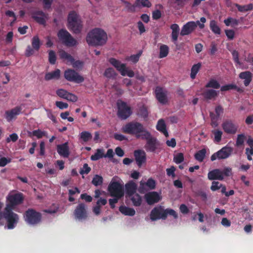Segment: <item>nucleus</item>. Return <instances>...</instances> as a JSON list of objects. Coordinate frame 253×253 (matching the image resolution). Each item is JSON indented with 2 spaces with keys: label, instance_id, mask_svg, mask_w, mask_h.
<instances>
[{
  "label": "nucleus",
  "instance_id": "c85d7f7f",
  "mask_svg": "<svg viewBox=\"0 0 253 253\" xmlns=\"http://www.w3.org/2000/svg\"><path fill=\"white\" fill-rule=\"evenodd\" d=\"M157 128L159 131H161L164 134L168 137L169 134L166 128V124L163 120H160L157 125Z\"/></svg>",
  "mask_w": 253,
  "mask_h": 253
},
{
  "label": "nucleus",
  "instance_id": "bb28decb",
  "mask_svg": "<svg viewBox=\"0 0 253 253\" xmlns=\"http://www.w3.org/2000/svg\"><path fill=\"white\" fill-rule=\"evenodd\" d=\"M172 30L171 38L174 41L177 40L178 36L179 33V27L176 24H173L170 26Z\"/></svg>",
  "mask_w": 253,
  "mask_h": 253
},
{
  "label": "nucleus",
  "instance_id": "b1692460",
  "mask_svg": "<svg viewBox=\"0 0 253 253\" xmlns=\"http://www.w3.org/2000/svg\"><path fill=\"white\" fill-rule=\"evenodd\" d=\"M21 112V108L16 107L10 111L6 112V118L7 121H10L14 119Z\"/></svg>",
  "mask_w": 253,
  "mask_h": 253
},
{
  "label": "nucleus",
  "instance_id": "2eb2a0df",
  "mask_svg": "<svg viewBox=\"0 0 253 253\" xmlns=\"http://www.w3.org/2000/svg\"><path fill=\"white\" fill-rule=\"evenodd\" d=\"M145 198L149 205H152L159 202L162 197L160 194L156 192H151L145 195Z\"/></svg>",
  "mask_w": 253,
  "mask_h": 253
},
{
  "label": "nucleus",
  "instance_id": "79ce46f5",
  "mask_svg": "<svg viewBox=\"0 0 253 253\" xmlns=\"http://www.w3.org/2000/svg\"><path fill=\"white\" fill-rule=\"evenodd\" d=\"M206 87L218 89L220 87V84L216 80L211 79L207 84Z\"/></svg>",
  "mask_w": 253,
  "mask_h": 253
},
{
  "label": "nucleus",
  "instance_id": "4468645a",
  "mask_svg": "<svg viewBox=\"0 0 253 253\" xmlns=\"http://www.w3.org/2000/svg\"><path fill=\"white\" fill-rule=\"evenodd\" d=\"M134 156L136 164L139 167H141L146 161V153L143 150H137L134 152Z\"/></svg>",
  "mask_w": 253,
  "mask_h": 253
},
{
  "label": "nucleus",
  "instance_id": "dca6fc26",
  "mask_svg": "<svg viewBox=\"0 0 253 253\" xmlns=\"http://www.w3.org/2000/svg\"><path fill=\"white\" fill-rule=\"evenodd\" d=\"M143 139L147 140V143L145 145V149L147 151L154 152L157 149L159 145L158 142L156 139L151 137L150 133L148 138Z\"/></svg>",
  "mask_w": 253,
  "mask_h": 253
},
{
  "label": "nucleus",
  "instance_id": "cd10ccee",
  "mask_svg": "<svg viewBox=\"0 0 253 253\" xmlns=\"http://www.w3.org/2000/svg\"><path fill=\"white\" fill-rule=\"evenodd\" d=\"M59 55L61 59L65 61L67 64H69L72 61V57L63 50H60L59 52Z\"/></svg>",
  "mask_w": 253,
  "mask_h": 253
},
{
  "label": "nucleus",
  "instance_id": "c756f323",
  "mask_svg": "<svg viewBox=\"0 0 253 253\" xmlns=\"http://www.w3.org/2000/svg\"><path fill=\"white\" fill-rule=\"evenodd\" d=\"M103 75L106 78L111 79L115 78L117 76V73L114 69L109 67L105 69Z\"/></svg>",
  "mask_w": 253,
  "mask_h": 253
},
{
  "label": "nucleus",
  "instance_id": "2f4dec72",
  "mask_svg": "<svg viewBox=\"0 0 253 253\" xmlns=\"http://www.w3.org/2000/svg\"><path fill=\"white\" fill-rule=\"evenodd\" d=\"M201 63H198L194 64L191 68L190 77L192 79L196 78V76L201 67Z\"/></svg>",
  "mask_w": 253,
  "mask_h": 253
},
{
  "label": "nucleus",
  "instance_id": "864d4df0",
  "mask_svg": "<svg viewBox=\"0 0 253 253\" xmlns=\"http://www.w3.org/2000/svg\"><path fill=\"white\" fill-rule=\"evenodd\" d=\"M65 99H66V100H67L68 101H69L75 102H76L77 101L78 97L75 94H72V93H70V92H68V94L67 95V97H66Z\"/></svg>",
  "mask_w": 253,
  "mask_h": 253
},
{
  "label": "nucleus",
  "instance_id": "338daca9",
  "mask_svg": "<svg viewBox=\"0 0 253 253\" xmlns=\"http://www.w3.org/2000/svg\"><path fill=\"white\" fill-rule=\"evenodd\" d=\"M17 135L16 133H12L7 138L6 141L7 142H10V141L15 142L17 140Z\"/></svg>",
  "mask_w": 253,
  "mask_h": 253
},
{
  "label": "nucleus",
  "instance_id": "f03ea898",
  "mask_svg": "<svg viewBox=\"0 0 253 253\" xmlns=\"http://www.w3.org/2000/svg\"><path fill=\"white\" fill-rule=\"evenodd\" d=\"M122 130L125 133L135 135L138 138H147L149 136V132L138 122L126 124L122 127Z\"/></svg>",
  "mask_w": 253,
  "mask_h": 253
},
{
  "label": "nucleus",
  "instance_id": "9d476101",
  "mask_svg": "<svg viewBox=\"0 0 253 253\" xmlns=\"http://www.w3.org/2000/svg\"><path fill=\"white\" fill-rule=\"evenodd\" d=\"M64 77L67 80L77 83H82L84 81V77L72 69L65 71Z\"/></svg>",
  "mask_w": 253,
  "mask_h": 253
},
{
  "label": "nucleus",
  "instance_id": "6e6d98bb",
  "mask_svg": "<svg viewBox=\"0 0 253 253\" xmlns=\"http://www.w3.org/2000/svg\"><path fill=\"white\" fill-rule=\"evenodd\" d=\"M165 218L167 217V216L168 214L173 216L174 218H177V213L174 210H173L172 209H168L165 210Z\"/></svg>",
  "mask_w": 253,
  "mask_h": 253
},
{
  "label": "nucleus",
  "instance_id": "f8f14e48",
  "mask_svg": "<svg viewBox=\"0 0 253 253\" xmlns=\"http://www.w3.org/2000/svg\"><path fill=\"white\" fill-rule=\"evenodd\" d=\"M155 94L157 99L160 103L165 104L168 102L169 93L166 89L161 87H157Z\"/></svg>",
  "mask_w": 253,
  "mask_h": 253
},
{
  "label": "nucleus",
  "instance_id": "e2e57ef3",
  "mask_svg": "<svg viewBox=\"0 0 253 253\" xmlns=\"http://www.w3.org/2000/svg\"><path fill=\"white\" fill-rule=\"evenodd\" d=\"M56 106L60 109H64L67 108L68 105L67 103L63 102L62 101H56L55 102Z\"/></svg>",
  "mask_w": 253,
  "mask_h": 253
},
{
  "label": "nucleus",
  "instance_id": "473e14b6",
  "mask_svg": "<svg viewBox=\"0 0 253 253\" xmlns=\"http://www.w3.org/2000/svg\"><path fill=\"white\" fill-rule=\"evenodd\" d=\"M129 197L130 198L134 206H139L141 204L142 199L138 194L135 193Z\"/></svg>",
  "mask_w": 253,
  "mask_h": 253
},
{
  "label": "nucleus",
  "instance_id": "f257e3e1",
  "mask_svg": "<svg viewBox=\"0 0 253 253\" xmlns=\"http://www.w3.org/2000/svg\"><path fill=\"white\" fill-rule=\"evenodd\" d=\"M107 35L102 29L95 28L87 34L86 41L89 45L93 46H101L105 44L107 41Z\"/></svg>",
  "mask_w": 253,
  "mask_h": 253
},
{
  "label": "nucleus",
  "instance_id": "680f3d73",
  "mask_svg": "<svg viewBox=\"0 0 253 253\" xmlns=\"http://www.w3.org/2000/svg\"><path fill=\"white\" fill-rule=\"evenodd\" d=\"M246 154L247 156V159L249 161L252 160V156L253 155V148H247L246 149Z\"/></svg>",
  "mask_w": 253,
  "mask_h": 253
},
{
  "label": "nucleus",
  "instance_id": "412c9836",
  "mask_svg": "<svg viewBox=\"0 0 253 253\" xmlns=\"http://www.w3.org/2000/svg\"><path fill=\"white\" fill-rule=\"evenodd\" d=\"M218 91L212 89H207L203 93L204 97L207 100L214 99L218 95Z\"/></svg>",
  "mask_w": 253,
  "mask_h": 253
},
{
  "label": "nucleus",
  "instance_id": "13d9d810",
  "mask_svg": "<svg viewBox=\"0 0 253 253\" xmlns=\"http://www.w3.org/2000/svg\"><path fill=\"white\" fill-rule=\"evenodd\" d=\"M90 171V168L87 164H84L83 167L81 169L80 173L81 174H87Z\"/></svg>",
  "mask_w": 253,
  "mask_h": 253
},
{
  "label": "nucleus",
  "instance_id": "774afa93",
  "mask_svg": "<svg viewBox=\"0 0 253 253\" xmlns=\"http://www.w3.org/2000/svg\"><path fill=\"white\" fill-rule=\"evenodd\" d=\"M146 185L150 189H154L155 187V181L152 179H149Z\"/></svg>",
  "mask_w": 253,
  "mask_h": 253
},
{
  "label": "nucleus",
  "instance_id": "8fccbe9b",
  "mask_svg": "<svg viewBox=\"0 0 253 253\" xmlns=\"http://www.w3.org/2000/svg\"><path fill=\"white\" fill-rule=\"evenodd\" d=\"M221 187H222V184H220L219 182L217 181H213L211 183V189L212 191H215L221 188Z\"/></svg>",
  "mask_w": 253,
  "mask_h": 253
},
{
  "label": "nucleus",
  "instance_id": "20e7f679",
  "mask_svg": "<svg viewBox=\"0 0 253 253\" xmlns=\"http://www.w3.org/2000/svg\"><path fill=\"white\" fill-rule=\"evenodd\" d=\"M67 26L74 33H78L81 31L82 27L81 20L78 15L75 12L69 13Z\"/></svg>",
  "mask_w": 253,
  "mask_h": 253
},
{
  "label": "nucleus",
  "instance_id": "5701e85b",
  "mask_svg": "<svg viewBox=\"0 0 253 253\" xmlns=\"http://www.w3.org/2000/svg\"><path fill=\"white\" fill-rule=\"evenodd\" d=\"M125 187L126 194L127 196L130 197L131 196L136 193L135 192L137 189V185L134 182L131 181L127 183Z\"/></svg>",
  "mask_w": 253,
  "mask_h": 253
},
{
  "label": "nucleus",
  "instance_id": "3c124183",
  "mask_svg": "<svg viewBox=\"0 0 253 253\" xmlns=\"http://www.w3.org/2000/svg\"><path fill=\"white\" fill-rule=\"evenodd\" d=\"M48 57L50 63L51 64H54L56 61V58L55 53L53 51L50 50L49 51Z\"/></svg>",
  "mask_w": 253,
  "mask_h": 253
},
{
  "label": "nucleus",
  "instance_id": "052dcab7",
  "mask_svg": "<svg viewBox=\"0 0 253 253\" xmlns=\"http://www.w3.org/2000/svg\"><path fill=\"white\" fill-rule=\"evenodd\" d=\"M232 54L233 56V59L234 61L239 65H241V63L239 59V53L236 50H233L232 52Z\"/></svg>",
  "mask_w": 253,
  "mask_h": 253
},
{
  "label": "nucleus",
  "instance_id": "1a4fd4ad",
  "mask_svg": "<svg viewBox=\"0 0 253 253\" xmlns=\"http://www.w3.org/2000/svg\"><path fill=\"white\" fill-rule=\"evenodd\" d=\"M41 219V214L33 210H29L25 213V221L30 224H37L40 221Z\"/></svg>",
  "mask_w": 253,
  "mask_h": 253
},
{
  "label": "nucleus",
  "instance_id": "72a5a7b5",
  "mask_svg": "<svg viewBox=\"0 0 253 253\" xmlns=\"http://www.w3.org/2000/svg\"><path fill=\"white\" fill-rule=\"evenodd\" d=\"M169 48L167 45L165 44L161 45L160 47L159 57L162 58L166 57L169 53Z\"/></svg>",
  "mask_w": 253,
  "mask_h": 253
},
{
  "label": "nucleus",
  "instance_id": "e433bc0d",
  "mask_svg": "<svg viewBox=\"0 0 253 253\" xmlns=\"http://www.w3.org/2000/svg\"><path fill=\"white\" fill-rule=\"evenodd\" d=\"M212 133L213 135V140L215 142H219L221 140L222 135L223 132L221 130L219 129H215L212 130Z\"/></svg>",
  "mask_w": 253,
  "mask_h": 253
},
{
  "label": "nucleus",
  "instance_id": "ea45409f",
  "mask_svg": "<svg viewBox=\"0 0 253 253\" xmlns=\"http://www.w3.org/2000/svg\"><path fill=\"white\" fill-rule=\"evenodd\" d=\"M135 5L137 7H149L151 5V4L148 0H136Z\"/></svg>",
  "mask_w": 253,
  "mask_h": 253
},
{
  "label": "nucleus",
  "instance_id": "6ab92c4d",
  "mask_svg": "<svg viewBox=\"0 0 253 253\" xmlns=\"http://www.w3.org/2000/svg\"><path fill=\"white\" fill-rule=\"evenodd\" d=\"M208 177L210 180H222L224 179L223 172L219 169H214L210 171L208 174Z\"/></svg>",
  "mask_w": 253,
  "mask_h": 253
},
{
  "label": "nucleus",
  "instance_id": "393cba45",
  "mask_svg": "<svg viewBox=\"0 0 253 253\" xmlns=\"http://www.w3.org/2000/svg\"><path fill=\"white\" fill-rule=\"evenodd\" d=\"M60 76V71L56 69L54 71L47 73L45 75V80L49 81L53 79H58Z\"/></svg>",
  "mask_w": 253,
  "mask_h": 253
},
{
  "label": "nucleus",
  "instance_id": "39448f33",
  "mask_svg": "<svg viewBox=\"0 0 253 253\" xmlns=\"http://www.w3.org/2000/svg\"><path fill=\"white\" fill-rule=\"evenodd\" d=\"M57 36L59 40L67 46H72L77 44V41L65 30H60L57 34Z\"/></svg>",
  "mask_w": 253,
  "mask_h": 253
},
{
  "label": "nucleus",
  "instance_id": "0eeeda50",
  "mask_svg": "<svg viewBox=\"0 0 253 253\" xmlns=\"http://www.w3.org/2000/svg\"><path fill=\"white\" fill-rule=\"evenodd\" d=\"M118 107V116L122 119H126L131 114L130 108L127 106L126 103L122 100H118L117 103Z\"/></svg>",
  "mask_w": 253,
  "mask_h": 253
},
{
  "label": "nucleus",
  "instance_id": "7c9ffc66",
  "mask_svg": "<svg viewBox=\"0 0 253 253\" xmlns=\"http://www.w3.org/2000/svg\"><path fill=\"white\" fill-rule=\"evenodd\" d=\"M42 42H41L39 37L38 36L33 37L32 39V45L33 48L36 50H38Z\"/></svg>",
  "mask_w": 253,
  "mask_h": 253
},
{
  "label": "nucleus",
  "instance_id": "7ed1b4c3",
  "mask_svg": "<svg viewBox=\"0 0 253 253\" xmlns=\"http://www.w3.org/2000/svg\"><path fill=\"white\" fill-rule=\"evenodd\" d=\"M108 61L109 63L120 72L122 76H127L130 78L134 76L135 74L134 72L126 67V65L122 63L120 61L114 58H110Z\"/></svg>",
  "mask_w": 253,
  "mask_h": 253
},
{
  "label": "nucleus",
  "instance_id": "49530a36",
  "mask_svg": "<svg viewBox=\"0 0 253 253\" xmlns=\"http://www.w3.org/2000/svg\"><path fill=\"white\" fill-rule=\"evenodd\" d=\"M184 160L183 154L181 153H179L174 155L173 161L176 164H179L182 162Z\"/></svg>",
  "mask_w": 253,
  "mask_h": 253
},
{
  "label": "nucleus",
  "instance_id": "423d86ee",
  "mask_svg": "<svg viewBox=\"0 0 253 253\" xmlns=\"http://www.w3.org/2000/svg\"><path fill=\"white\" fill-rule=\"evenodd\" d=\"M114 180V178L110 182L108 186V191L111 196L120 198L124 196L123 185Z\"/></svg>",
  "mask_w": 253,
  "mask_h": 253
},
{
  "label": "nucleus",
  "instance_id": "a211bd4d",
  "mask_svg": "<svg viewBox=\"0 0 253 253\" xmlns=\"http://www.w3.org/2000/svg\"><path fill=\"white\" fill-rule=\"evenodd\" d=\"M75 215L79 220L85 219L87 217L85 206L83 204H79L75 210Z\"/></svg>",
  "mask_w": 253,
  "mask_h": 253
},
{
  "label": "nucleus",
  "instance_id": "603ef678",
  "mask_svg": "<svg viewBox=\"0 0 253 253\" xmlns=\"http://www.w3.org/2000/svg\"><path fill=\"white\" fill-rule=\"evenodd\" d=\"M11 159L9 158L2 157L0 159V167H4L9 163Z\"/></svg>",
  "mask_w": 253,
  "mask_h": 253
},
{
  "label": "nucleus",
  "instance_id": "f3484780",
  "mask_svg": "<svg viewBox=\"0 0 253 253\" xmlns=\"http://www.w3.org/2000/svg\"><path fill=\"white\" fill-rule=\"evenodd\" d=\"M197 27V24L194 21L187 22L182 28L180 32L181 36H185L191 33Z\"/></svg>",
  "mask_w": 253,
  "mask_h": 253
},
{
  "label": "nucleus",
  "instance_id": "5fc2aeb1",
  "mask_svg": "<svg viewBox=\"0 0 253 253\" xmlns=\"http://www.w3.org/2000/svg\"><path fill=\"white\" fill-rule=\"evenodd\" d=\"M140 55L141 53L132 55L130 57H128L127 60L130 61L133 63H136L139 60Z\"/></svg>",
  "mask_w": 253,
  "mask_h": 253
},
{
  "label": "nucleus",
  "instance_id": "09e8293b",
  "mask_svg": "<svg viewBox=\"0 0 253 253\" xmlns=\"http://www.w3.org/2000/svg\"><path fill=\"white\" fill-rule=\"evenodd\" d=\"M69 92L63 89H59L56 90L57 95L61 98L66 99Z\"/></svg>",
  "mask_w": 253,
  "mask_h": 253
},
{
  "label": "nucleus",
  "instance_id": "a19ab883",
  "mask_svg": "<svg viewBox=\"0 0 253 253\" xmlns=\"http://www.w3.org/2000/svg\"><path fill=\"white\" fill-rule=\"evenodd\" d=\"M80 138L84 142H87L92 138L91 134L86 131L82 132L80 134Z\"/></svg>",
  "mask_w": 253,
  "mask_h": 253
},
{
  "label": "nucleus",
  "instance_id": "bf43d9fd",
  "mask_svg": "<svg viewBox=\"0 0 253 253\" xmlns=\"http://www.w3.org/2000/svg\"><path fill=\"white\" fill-rule=\"evenodd\" d=\"M206 22V19L203 17L200 18V21H197L195 23L197 24V26H198L199 27L202 29L205 27V23Z\"/></svg>",
  "mask_w": 253,
  "mask_h": 253
},
{
  "label": "nucleus",
  "instance_id": "0e129e2a",
  "mask_svg": "<svg viewBox=\"0 0 253 253\" xmlns=\"http://www.w3.org/2000/svg\"><path fill=\"white\" fill-rule=\"evenodd\" d=\"M237 86L233 84H227L223 85L221 86V91H227L233 88H236Z\"/></svg>",
  "mask_w": 253,
  "mask_h": 253
},
{
  "label": "nucleus",
  "instance_id": "69168bd1",
  "mask_svg": "<svg viewBox=\"0 0 253 253\" xmlns=\"http://www.w3.org/2000/svg\"><path fill=\"white\" fill-rule=\"evenodd\" d=\"M225 34L229 40H233L234 38L235 32L232 30H226L225 31Z\"/></svg>",
  "mask_w": 253,
  "mask_h": 253
},
{
  "label": "nucleus",
  "instance_id": "58836bf2",
  "mask_svg": "<svg viewBox=\"0 0 253 253\" xmlns=\"http://www.w3.org/2000/svg\"><path fill=\"white\" fill-rule=\"evenodd\" d=\"M104 151L103 149H98L96 150V152L91 156V160L92 161H96L104 157Z\"/></svg>",
  "mask_w": 253,
  "mask_h": 253
},
{
  "label": "nucleus",
  "instance_id": "a878e982",
  "mask_svg": "<svg viewBox=\"0 0 253 253\" xmlns=\"http://www.w3.org/2000/svg\"><path fill=\"white\" fill-rule=\"evenodd\" d=\"M119 210L122 213L125 215L133 216L135 213V211L133 209L126 206L120 207Z\"/></svg>",
  "mask_w": 253,
  "mask_h": 253
},
{
  "label": "nucleus",
  "instance_id": "4d7b16f0",
  "mask_svg": "<svg viewBox=\"0 0 253 253\" xmlns=\"http://www.w3.org/2000/svg\"><path fill=\"white\" fill-rule=\"evenodd\" d=\"M69 64H72L74 68H80L82 67L83 63L79 60L74 61L73 58H72V61L70 62Z\"/></svg>",
  "mask_w": 253,
  "mask_h": 253
},
{
  "label": "nucleus",
  "instance_id": "a18cd8bd",
  "mask_svg": "<svg viewBox=\"0 0 253 253\" xmlns=\"http://www.w3.org/2000/svg\"><path fill=\"white\" fill-rule=\"evenodd\" d=\"M102 177L98 175H95L92 181V184L95 186L101 185L102 183Z\"/></svg>",
  "mask_w": 253,
  "mask_h": 253
},
{
  "label": "nucleus",
  "instance_id": "de8ad7c7",
  "mask_svg": "<svg viewBox=\"0 0 253 253\" xmlns=\"http://www.w3.org/2000/svg\"><path fill=\"white\" fill-rule=\"evenodd\" d=\"M33 134L36 136L38 138H41L43 136H45L47 137V133L45 131H43L40 129L33 131Z\"/></svg>",
  "mask_w": 253,
  "mask_h": 253
},
{
  "label": "nucleus",
  "instance_id": "ddd939ff",
  "mask_svg": "<svg viewBox=\"0 0 253 253\" xmlns=\"http://www.w3.org/2000/svg\"><path fill=\"white\" fill-rule=\"evenodd\" d=\"M150 219L155 221L159 219H165V210L161 206L153 209L150 214Z\"/></svg>",
  "mask_w": 253,
  "mask_h": 253
},
{
  "label": "nucleus",
  "instance_id": "9b49d317",
  "mask_svg": "<svg viewBox=\"0 0 253 253\" xmlns=\"http://www.w3.org/2000/svg\"><path fill=\"white\" fill-rule=\"evenodd\" d=\"M224 131L229 134H234L238 131V126L231 120H226L221 125Z\"/></svg>",
  "mask_w": 253,
  "mask_h": 253
},
{
  "label": "nucleus",
  "instance_id": "4c0bfd02",
  "mask_svg": "<svg viewBox=\"0 0 253 253\" xmlns=\"http://www.w3.org/2000/svg\"><path fill=\"white\" fill-rule=\"evenodd\" d=\"M224 23L227 26L234 27L238 25L239 21L235 18L228 17L224 20Z\"/></svg>",
  "mask_w": 253,
  "mask_h": 253
},
{
  "label": "nucleus",
  "instance_id": "6e6552de",
  "mask_svg": "<svg viewBox=\"0 0 253 253\" xmlns=\"http://www.w3.org/2000/svg\"><path fill=\"white\" fill-rule=\"evenodd\" d=\"M232 152V148L228 146H225L216 153L213 154L211 156V161H213L216 160L226 159L231 155Z\"/></svg>",
  "mask_w": 253,
  "mask_h": 253
},
{
  "label": "nucleus",
  "instance_id": "c9c22d12",
  "mask_svg": "<svg viewBox=\"0 0 253 253\" xmlns=\"http://www.w3.org/2000/svg\"><path fill=\"white\" fill-rule=\"evenodd\" d=\"M210 27L211 30L215 34L220 35L221 33V30L219 26L217 25L216 22L214 20H212L210 22Z\"/></svg>",
  "mask_w": 253,
  "mask_h": 253
},
{
  "label": "nucleus",
  "instance_id": "f704fd0d",
  "mask_svg": "<svg viewBox=\"0 0 253 253\" xmlns=\"http://www.w3.org/2000/svg\"><path fill=\"white\" fill-rule=\"evenodd\" d=\"M235 6L240 12H246L253 9V5L252 3L244 5H240L238 4H236Z\"/></svg>",
  "mask_w": 253,
  "mask_h": 253
},
{
  "label": "nucleus",
  "instance_id": "aec40b11",
  "mask_svg": "<svg viewBox=\"0 0 253 253\" xmlns=\"http://www.w3.org/2000/svg\"><path fill=\"white\" fill-rule=\"evenodd\" d=\"M57 151L62 157L67 158L69 156V148L68 142L58 145L57 146Z\"/></svg>",
  "mask_w": 253,
  "mask_h": 253
},
{
  "label": "nucleus",
  "instance_id": "37998d69",
  "mask_svg": "<svg viewBox=\"0 0 253 253\" xmlns=\"http://www.w3.org/2000/svg\"><path fill=\"white\" fill-rule=\"evenodd\" d=\"M206 153L205 149H202L198 151L195 155L196 159L200 162L203 161L205 157Z\"/></svg>",
  "mask_w": 253,
  "mask_h": 253
},
{
  "label": "nucleus",
  "instance_id": "4be33fe9",
  "mask_svg": "<svg viewBox=\"0 0 253 253\" xmlns=\"http://www.w3.org/2000/svg\"><path fill=\"white\" fill-rule=\"evenodd\" d=\"M239 78L244 80V84L245 86H248L250 84L252 79V74L250 71H245L241 72L239 75Z\"/></svg>",
  "mask_w": 253,
  "mask_h": 253
},
{
  "label": "nucleus",
  "instance_id": "c03bdc74",
  "mask_svg": "<svg viewBox=\"0 0 253 253\" xmlns=\"http://www.w3.org/2000/svg\"><path fill=\"white\" fill-rule=\"evenodd\" d=\"M245 140V136L243 134H238L237 135L236 142V146L237 147L241 146L244 144Z\"/></svg>",
  "mask_w": 253,
  "mask_h": 253
}]
</instances>
